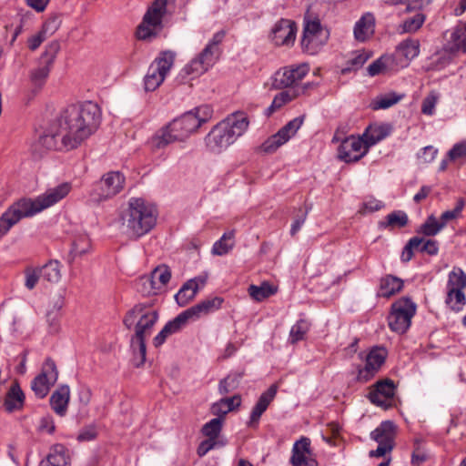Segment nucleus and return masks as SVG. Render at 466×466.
Returning a JSON list of instances; mask_svg holds the SVG:
<instances>
[{"mask_svg":"<svg viewBox=\"0 0 466 466\" xmlns=\"http://www.w3.org/2000/svg\"><path fill=\"white\" fill-rule=\"evenodd\" d=\"M425 21V16L421 13H417L412 17L407 18L402 23V32L411 33L421 27Z\"/></svg>","mask_w":466,"mask_h":466,"instance_id":"nucleus-51","label":"nucleus"},{"mask_svg":"<svg viewBox=\"0 0 466 466\" xmlns=\"http://www.w3.org/2000/svg\"><path fill=\"white\" fill-rule=\"evenodd\" d=\"M61 21L58 16L48 18L43 25L41 32L47 36L53 35L60 26Z\"/></svg>","mask_w":466,"mask_h":466,"instance_id":"nucleus-58","label":"nucleus"},{"mask_svg":"<svg viewBox=\"0 0 466 466\" xmlns=\"http://www.w3.org/2000/svg\"><path fill=\"white\" fill-rule=\"evenodd\" d=\"M385 221L380 222L381 228H403L408 223V216L401 210L393 211L390 213Z\"/></svg>","mask_w":466,"mask_h":466,"instance_id":"nucleus-45","label":"nucleus"},{"mask_svg":"<svg viewBox=\"0 0 466 466\" xmlns=\"http://www.w3.org/2000/svg\"><path fill=\"white\" fill-rule=\"evenodd\" d=\"M309 455L310 441L308 438H301L293 445L290 462L292 466H317V461L309 458Z\"/></svg>","mask_w":466,"mask_h":466,"instance_id":"nucleus-23","label":"nucleus"},{"mask_svg":"<svg viewBox=\"0 0 466 466\" xmlns=\"http://www.w3.org/2000/svg\"><path fill=\"white\" fill-rule=\"evenodd\" d=\"M309 329V323L305 319L298 320L290 329L289 340L292 344L304 339Z\"/></svg>","mask_w":466,"mask_h":466,"instance_id":"nucleus-47","label":"nucleus"},{"mask_svg":"<svg viewBox=\"0 0 466 466\" xmlns=\"http://www.w3.org/2000/svg\"><path fill=\"white\" fill-rule=\"evenodd\" d=\"M157 320V310L145 303L136 304L124 316L123 324L126 329L134 330L130 339L131 361L137 368L141 367L146 361V340L151 335Z\"/></svg>","mask_w":466,"mask_h":466,"instance_id":"nucleus-2","label":"nucleus"},{"mask_svg":"<svg viewBox=\"0 0 466 466\" xmlns=\"http://www.w3.org/2000/svg\"><path fill=\"white\" fill-rule=\"evenodd\" d=\"M64 299L61 297L56 298L52 306L46 312V319L47 324V332L51 335L59 333L61 329L62 308Z\"/></svg>","mask_w":466,"mask_h":466,"instance_id":"nucleus-27","label":"nucleus"},{"mask_svg":"<svg viewBox=\"0 0 466 466\" xmlns=\"http://www.w3.org/2000/svg\"><path fill=\"white\" fill-rule=\"evenodd\" d=\"M58 379V370L55 361L47 358L43 363L41 372L32 380L31 389L39 399H44Z\"/></svg>","mask_w":466,"mask_h":466,"instance_id":"nucleus-15","label":"nucleus"},{"mask_svg":"<svg viewBox=\"0 0 466 466\" xmlns=\"http://www.w3.org/2000/svg\"><path fill=\"white\" fill-rule=\"evenodd\" d=\"M296 24L289 19H280L272 28V40L277 46L293 44L296 37Z\"/></svg>","mask_w":466,"mask_h":466,"instance_id":"nucleus-21","label":"nucleus"},{"mask_svg":"<svg viewBox=\"0 0 466 466\" xmlns=\"http://www.w3.org/2000/svg\"><path fill=\"white\" fill-rule=\"evenodd\" d=\"M39 428L42 431L52 434L56 430L53 418L51 416L43 417L40 420Z\"/></svg>","mask_w":466,"mask_h":466,"instance_id":"nucleus-64","label":"nucleus"},{"mask_svg":"<svg viewBox=\"0 0 466 466\" xmlns=\"http://www.w3.org/2000/svg\"><path fill=\"white\" fill-rule=\"evenodd\" d=\"M321 31V25L319 18L305 19L303 36L301 39V45L303 47L308 48L312 43L314 37L317 36Z\"/></svg>","mask_w":466,"mask_h":466,"instance_id":"nucleus-39","label":"nucleus"},{"mask_svg":"<svg viewBox=\"0 0 466 466\" xmlns=\"http://www.w3.org/2000/svg\"><path fill=\"white\" fill-rule=\"evenodd\" d=\"M226 36V31L215 33L202 51L187 64L179 73L182 81L194 79L212 67L221 54L219 47Z\"/></svg>","mask_w":466,"mask_h":466,"instance_id":"nucleus-7","label":"nucleus"},{"mask_svg":"<svg viewBox=\"0 0 466 466\" xmlns=\"http://www.w3.org/2000/svg\"><path fill=\"white\" fill-rule=\"evenodd\" d=\"M235 246V230L231 229L225 232L222 237L217 240L212 247V254L216 256H224L228 254Z\"/></svg>","mask_w":466,"mask_h":466,"instance_id":"nucleus-37","label":"nucleus"},{"mask_svg":"<svg viewBox=\"0 0 466 466\" xmlns=\"http://www.w3.org/2000/svg\"><path fill=\"white\" fill-rule=\"evenodd\" d=\"M170 278L171 272L168 268L162 266L155 268L150 276H144V281L160 290L170 280Z\"/></svg>","mask_w":466,"mask_h":466,"instance_id":"nucleus-34","label":"nucleus"},{"mask_svg":"<svg viewBox=\"0 0 466 466\" xmlns=\"http://www.w3.org/2000/svg\"><path fill=\"white\" fill-rule=\"evenodd\" d=\"M309 67L307 64L292 65L278 70L272 77V87L283 89L293 86L302 80L309 73Z\"/></svg>","mask_w":466,"mask_h":466,"instance_id":"nucleus-16","label":"nucleus"},{"mask_svg":"<svg viewBox=\"0 0 466 466\" xmlns=\"http://www.w3.org/2000/svg\"><path fill=\"white\" fill-rule=\"evenodd\" d=\"M38 268L44 280L56 283L61 279V264L58 260H50Z\"/></svg>","mask_w":466,"mask_h":466,"instance_id":"nucleus-40","label":"nucleus"},{"mask_svg":"<svg viewBox=\"0 0 466 466\" xmlns=\"http://www.w3.org/2000/svg\"><path fill=\"white\" fill-rule=\"evenodd\" d=\"M404 282L401 279L393 275H386L380 280L378 291L379 297L390 298L403 289Z\"/></svg>","mask_w":466,"mask_h":466,"instance_id":"nucleus-31","label":"nucleus"},{"mask_svg":"<svg viewBox=\"0 0 466 466\" xmlns=\"http://www.w3.org/2000/svg\"><path fill=\"white\" fill-rule=\"evenodd\" d=\"M402 97V95L395 93L379 96L371 101L370 107L373 110L387 109L400 101Z\"/></svg>","mask_w":466,"mask_h":466,"instance_id":"nucleus-42","label":"nucleus"},{"mask_svg":"<svg viewBox=\"0 0 466 466\" xmlns=\"http://www.w3.org/2000/svg\"><path fill=\"white\" fill-rule=\"evenodd\" d=\"M70 400V389L67 385L59 386L51 395L49 403L52 410L60 417L66 414Z\"/></svg>","mask_w":466,"mask_h":466,"instance_id":"nucleus-25","label":"nucleus"},{"mask_svg":"<svg viewBox=\"0 0 466 466\" xmlns=\"http://www.w3.org/2000/svg\"><path fill=\"white\" fill-rule=\"evenodd\" d=\"M25 286L29 290H32L36 286L38 280L40 279H42L38 268H27L25 270Z\"/></svg>","mask_w":466,"mask_h":466,"instance_id":"nucleus-57","label":"nucleus"},{"mask_svg":"<svg viewBox=\"0 0 466 466\" xmlns=\"http://www.w3.org/2000/svg\"><path fill=\"white\" fill-rule=\"evenodd\" d=\"M299 94V92L289 90L279 93L275 96L271 105L266 109V114L268 116L271 115L273 112L293 100Z\"/></svg>","mask_w":466,"mask_h":466,"instance_id":"nucleus-43","label":"nucleus"},{"mask_svg":"<svg viewBox=\"0 0 466 466\" xmlns=\"http://www.w3.org/2000/svg\"><path fill=\"white\" fill-rule=\"evenodd\" d=\"M395 390L394 381L390 379H384L374 384L373 390L370 391L368 398L372 404L388 410L392 407Z\"/></svg>","mask_w":466,"mask_h":466,"instance_id":"nucleus-18","label":"nucleus"},{"mask_svg":"<svg viewBox=\"0 0 466 466\" xmlns=\"http://www.w3.org/2000/svg\"><path fill=\"white\" fill-rule=\"evenodd\" d=\"M193 111V114L198 117V119L200 122V126L207 121H208L212 116V109L209 106H201L197 108H195Z\"/></svg>","mask_w":466,"mask_h":466,"instance_id":"nucleus-59","label":"nucleus"},{"mask_svg":"<svg viewBox=\"0 0 466 466\" xmlns=\"http://www.w3.org/2000/svg\"><path fill=\"white\" fill-rule=\"evenodd\" d=\"M222 429V418L218 416L207 422L202 428V433L210 440H216Z\"/></svg>","mask_w":466,"mask_h":466,"instance_id":"nucleus-49","label":"nucleus"},{"mask_svg":"<svg viewBox=\"0 0 466 466\" xmlns=\"http://www.w3.org/2000/svg\"><path fill=\"white\" fill-rule=\"evenodd\" d=\"M192 282H186L175 295V299L178 305L186 306L190 300H192L198 291L191 287Z\"/></svg>","mask_w":466,"mask_h":466,"instance_id":"nucleus-48","label":"nucleus"},{"mask_svg":"<svg viewBox=\"0 0 466 466\" xmlns=\"http://www.w3.org/2000/svg\"><path fill=\"white\" fill-rule=\"evenodd\" d=\"M384 207L382 201L376 198H370L363 203V208L368 212H375L381 209Z\"/></svg>","mask_w":466,"mask_h":466,"instance_id":"nucleus-63","label":"nucleus"},{"mask_svg":"<svg viewBox=\"0 0 466 466\" xmlns=\"http://www.w3.org/2000/svg\"><path fill=\"white\" fill-rule=\"evenodd\" d=\"M445 49L450 53L466 54V23L459 24L453 28L445 45Z\"/></svg>","mask_w":466,"mask_h":466,"instance_id":"nucleus-26","label":"nucleus"},{"mask_svg":"<svg viewBox=\"0 0 466 466\" xmlns=\"http://www.w3.org/2000/svg\"><path fill=\"white\" fill-rule=\"evenodd\" d=\"M282 145H284V143L276 133L273 136L269 137L264 143H262V145L260 146V149L262 152L266 154H270L275 152Z\"/></svg>","mask_w":466,"mask_h":466,"instance_id":"nucleus-56","label":"nucleus"},{"mask_svg":"<svg viewBox=\"0 0 466 466\" xmlns=\"http://www.w3.org/2000/svg\"><path fill=\"white\" fill-rule=\"evenodd\" d=\"M438 154V149L432 146H427L422 148L421 153L418 154L419 159H420L423 163H431L432 162Z\"/></svg>","mask_w":466,"mask_h":466,"instance_id":"nucleus-62","label":"nucleus"},{"mask_svg":"<svg viewBox=\"0 0 466 466\" xmlns=\"http://www.w3.org/2000/svg\"><path fill=\"white\" fill-rule=\"evenodd\" d=\"M395 430V424L386 420L370 433L371 439L378 443V447L370 451V457H384L393 450Z\"/></svg>","mask_w":466,"mask_h":466,"instance_id":"nucleus-14","label":"nucleus"},{"mask_svg":"<svg viewBox=\"0 0 466 466\" xmlns=\"http://www.w3.org/2000/svg\"><path fill=\"white\" fill-rule=\"evenodd\" d=\"M390 132L391 127L388 124H372L365 129L361 137L370 148L390 136Z\"/></svg>","mask_w":466,"mask_h":466,"instance_id":"nucleus-29","label":"nucleus"},{"mask_svg":"<svg viewBox=\"0 0 466 466\" xmlns=\"http://www.w3.org/2000/svg\"><path fill=\"white\" fill-rule=\"evenodd\" d=\"M68 456L66 449L62 445H56L48 454L46 461H43L40 466H68Z\"/></svg>","mask_w":466,"mask_h":466,"instance_id":"nucleus-38","label":"nucleus"},{"mask_svg":"<svg viewBox=\"0 0 466 466\" xmlns=\"http://www.w3.org/2000/svg\"><path fill=\"white\" fill-rule=\"evenodd\" d=\"M418 249H420V252L427 253L428 255L435 256L439 252V243L434 239H423V242Z\"/></svg>","mask_w":466,"mask_h":466,"instance_id":"nucleus-60","label":"nucleus"},{"mask_svg":"<svg viewBox=\"0 0 466 466\" xmlns=\"http://www.w3.org/2000/svg\"><path fill=\"white\" fill-rule=\"evenodd\" d=\"M126 177L119 171H109L103 175L90 193L94 201L102 202L119 194L125 187Z\"/></svg>","mask_w":466,"mask_h":466,"instance_id":"nucleus-12","label":"nucleus"},{"mask_svg":"<svg viewBox=\"0 0 466 466\" xmlns=\"http://www.w3.org/2000/svg\"><path fill=\"white\" fill-rule=\"evenodd\" d=\"M167 0H155L147 8L142 22L137 26V36L140 40H150L163 29V18L167 14Z\"/></svg>","mask_w":466,"mask_h":466,"instance_id":"nucleus-8","label":"nucleus"},{"mask_svg":"<svg viewBox=\"0 0 466 466\" xmlns=\"http://www.w3.org/2000/svg\"><path fill=\"white\" fill-rule=\"evenodd\" d=\"M25 394L17 383L13 384L6 393L4 406L8 412L23 408Z\"/></svg>","mask_w":466,"mask_h":466,"instance_id":"nucleus-32","label":"nucleus"},{"mask_svg":"<svg viewBox=\"0 0 466 466\" xmlns=\"http://www.w3.org/2000/svg\"><path fill=\"white\" fill-rule=\"evenodd\" d=\"M249 121L243 113L233 114L218 123L205 137L207 148L220 153L232 145L248 129Z\"/></svg>","mask_w":466,"mask_h":466,"instance_id":"nucleus-5","label":"nucleus"},{"mask_svg":"<svg viewBox=\"0 0 466 466\" xmlns=\"http://www.w3.org/2000/svg\"><path fill=\"white\" fill-rule=\"evenodd\" d=\"M303 124V117L299 116L288 122L284 127H282L278 132V137L282 140L285 144L288 142L297 131L300 128Z\"/></svg>","mask_w":466,"mask_h":466,"instance_id":"nucleus-44","label":"nucleus"},{"mask_svg":"<svg viewBox=\"0 0 466 466\" xmlns=\"http://www.w3.org/2000/svg\"><path fill=\"white\" fill-rule=\"evenodd\" d=\"M466 288V273L459 267H454L448 275L445 302L455 312L462 310L466 304L463 289Z\"/></svg>","mask_w":466,"mask_h":466,"instance_id":"nucleus-11","label":"nucleus"},{"mask_svg":"<svg viewBox=\"0 0 466 466\" xmlns=\"http://www.w3.org/2000/svg\"><path fill=\"white\" fill-rule=\"evenodd\" d=\"M375 17L371 13L364 14L354 25V37L360 42L369 39L374 33Z\"/></svg>","mask_w":466,"mask_h":466,"instance_id":"nucleus-30","label":"nucleus"},{"mask_svg":"<svg viewBox=\"0 0 466 466\" xmlns=\"http://www.w3.org/2000/svg\"><path fill=\"white\" fill-rule=\"evenodd\" d=\"M91 249L90 239L86 235L77 236L73 243L68 254V262L72 263L76 258H80Z\"/></svg>","mask_w":466,"mask_h":466,"instance_id":"nucleus-36","label":"nucleus"},{"mask_svg":"<svg viewBox=\"0 0 466 466\" xmlns=\"http://www.w3.org/2000/svg\"><path fill=\"white\" fill-rule=\"evenodd\" d=\"M199 127L198 117L193 111H188L159 129L148 143L153 150H159L176 141H183Z\"/></svg>","mask_w":466,"mask_h":466,"instance_id":"nucleus-6","label":"nucleus"},{"mask_svg":"<svg viewBox=\"0 0 466 466\" xmlns=\"http://www.w3.org/2000/svg\"><path fill=\"white\" fill-rule=\"evenodd\" d=\"M187 322L183 312L178 314L172 320H169L153 339L154 346L158 348L163 345L169 336L179 332Z\"/></svg>","mask_w":466,"mask_h":466,"instance_id":"nucleus-24","label":"nucleus"},{"mask_svg":"<svg viewBox=\"0 0 466 466\" xmlns=\"http://www.w3.org/2000/svg\"><path fill=\"white\" fill-rule=\"evenodd\" d=\"M240 404L241 398L239 395H234L230 398H223L212 405L211 412L214 415L222 417L239 407Z\"/></svg>","mask_w":466,"mask_h":466,"instance_id":"nucleus-35","label":"nucleus"},{"mask_svg":"<svg viewBox=\"0 0 466 466\" xmlns=\"http://www.w3.org/2000/svg\"><path fill=\"white\" fill-rule=\"evenodd\" d=\"M70 190L71 185L66 182L47 189L35 200L21 199L15 203L0 218V237L5 236L21 218L34 216L54 206L66 198Z\"/></svg>","mask_w":466,"mask_h":466,"instance_id":"nucleus-3","label":"nucleus"},{"mask_svg":"<svg viewBox=\"0 0 466 466\" xmlns=\"http://www.w3.org/2000/svg\"><path fill=\"white\" fill-rule=\"evenodd\" d=\"M157 215V209L153 204L142 198H131L127 208L121 211L120 219L126 233L137 239L153 229Z\"/></svg>","mask_w":466,"mask_h":466,"instance_id":"nucleus-4","label":"nucleus"},{"mask_svg":"<svg viewBox=\"0 0 466 466\" xmlns=\"http://www.w3.org/2000/svg\"><path fill=\"white\" fill-rule=\"evenodd\" d=\"M447 154L450 161L466 157V140L454 144Z\"/></svg>","mask_w":466,"mask_h":466,"instance_id":"nucleus-55","label":"nucleus"},{"mask_svg":"<svg viewBox=\"0 0 466 466\" xmlns=\"http://www.w3.org/2000/svg\"><path fill=\"white\" fill-rule=\"evenodd\" d=\"M422 242H423L422 238H419V237L411 238L408 241V243L405 245V247L402 250V253L400 256L401 261L404 263L409 262L413 257V249H418Z\"/></svg>","mask_w":466,"mask_h":466,"instance_id":"nucleus-52","label":"nucleus"},{"mask_svg":"<svg viewBox=\"0 0 466 466\" xmlns=\"http://www.w3.org/2000/svg\"><path fill=\"white\" fill-rule=\"evenodd\" d=\"M240 375L230 374L221 380L218 384V392L222 395L236 390L239 384Z\"/></svg>","mask_w":466,"mask_h":466,"instance_id":"nucleus-50","label":"nucleus"},{"mask_svg":"<svg viewBox=\"0 0 466 466\" xmlns=\"http://www.w3.org/2000/svg\"><path fill=\"white\" fill-rule=\"evenodd\" d=\"M369 151L361 137L350 136L342 140L338 148V157L345 163L361 159Z\"/></svg>","mask_w":466,"mask_h":466,"instance_id":"nucleus-17","label":"nucleus"},{"mask_svg":"<svg viewBox=\"0 0 466 466\" xmlns=\"http://www.w3.org/2000/svg\"><path fill=\"white\" fill-rule=\"evenodd\" d=\"M101 111L96 103L86 101L66 107L58 117L60 140L66 150L75 149L96 132Z\"/></svg>","mask_w":466,"mask_h":466,"instance_id":"nucleus-1","label":"nucleus"},{"mask_svg":"<svg viewBox=\"0 0 466 466\" xmlns=\"http://www.w3.org/2000/svg\"><path fill=\"white\" fill-rule=\"evenodd\" d=\"M61 130L56 134L44 133L39 136L37 140L33 144V150L38 154H43L46 150H62L66 148L62 146L60 140Z\"/></svg>","mask_w":466,"mask_h":466,"instance_id":"nucleus-28","label":"nucleus"},{"mask_svg":"<svg viewBox=\"0 0 466 466\" xmlns=\"http://www.w3.org/2000/svg\"><path fill=\"white\" fill-rule=\"evenodd\" d=\"M175 61V54L165 51L152 62L144 77V87L147 92L155 91L165 80Z\"/></svg>","mask_w":466,"mask_h":466,"instance_id":"nucleus-10","label":"nucleus"},{"mask_svg":"<svg viewBox=\"0 0 466 466\" xmlns=\"http://www.w3.org/2000/svg\"><path fill=\"white\" fill-rule=\"evenodd\" d=\"M386 357L387 351L385 349L375 348L371 350L366 357L365 367L358 370L357 380L367 382L372 379L385 362Z\"/></svg>","mask_w":466,"mask_h":466,"instance_id":"nucleus-19","label":"nucleus"},{"mask_svg":"<svg viewBox=\"0 0 466 466\" xmlns=\"http://www.w3.org/2000/svg\"><path fill=\"white\" fill-rule=\"evenodd\" d=\"M222 303L223 299L220 297L206 299L182 312L187 318V321H196L200 318L219 309Z\"/></svg>","mask_w":466,"mask_h":466,"instance_id":"nucleus-20","label":"nucleus"},{"mask_svg":"<svg viewBox=\"0 0 466 466\" xmlns=\"http://www.w3.org/2000/svg\"><path fill=\"white\" fill-rule=\"evenodd\" d=\"M277 391L278 386L276 384H272L266 391L260 395L251 410L249 420L248 422V427H258L260 417L267 410L270 402L275 399Z\"/></svg>","mask_w":466,"mask_h":466,"instance_id":"nucleus-22","label":"nucleus"},{"mask_svg":"<svg viewBox=\"0 0 466 466\" xmlns=\"http://www.w3.org/2000/svg\"><path fill=\"white\" fill-rule=\"evenodd\" d=\"M464 207V200L462 198L458 199L455 208L452 210H447L441 216V224H443V228L447 225L450 220L456 219L461 213Z\"/></svg>","mask_w":466,"mask_h":466,"instance_id":"nucleus-53","label":"nucleus"},{"mask_svg":"<svg viewBox=\"0 0 466 466\" xmlns=\"http://www.w3.org/2000/svg\"><path fill=\"white\" fill-rule=\"evenodd\" d=\"M368 60L365 54H357L348 61V66L343 71L357 70L360 68Z\"/></svg>","mask_w":466,"mask_h":466,"instance_id":"nucleus-61","label":"nucleus"},{"mask_svg":"<svg viewBox=\"0 0 466 466\" xmlns=\"http://www.w3.org/2000/svg\"><path fill=\"white\" fill-rule=\"evenodd\" d=\"M438 98V95L435 92H431L422 101L421 112L424 115L432 116L435 111Z\"/></svg>","mask_w":466,"mask_h":466,"instance_id":"nucleus-54","label":"nucleus"},{"mask_svg":"<svg viewBox=\"0 0 466 466\" xmlns=\"http://www.w3.org/2000/svg\"><path fill=\"white\" fill-rule=\"evenodd\" d=\"M420 54V42L418 39L408 38L400 42L396 50L397 57H403L406 65Z\"/></svg>","mask_w":466,"mask_h":466,"instance_id":"nucleus-33","label":"nucleus"},{"mask_svg":"<svg viewBox=\"0 0 466 466\" xmlns=\"http://www.w3.org/2000/svg\"><path fill=\"white\" fill-rule=\"evenodd\" d=\"M60 50L57 41L49 43L38 61V66L31 70L30 79L35 86H43L47 79L56 57Z\"/></svg>","mask_w":466,"mask_h":466,"instance_id":"nucleus-13","label":"nucleus"},{"mask_svg":"<svg viewBox=\"0 0 466 466\" xmlns=\"http://www.w3.org/2000/svg\"><path fill=\"white\" fill-rule=\"evenodd\" d=\"M442 228H444L443 224H441L433 215H431L427 218L425 222L420 225L418 232L427 237H433Z\"/></svg>","mask_w":466,"mask_h":466,"instance_id":"nucleus-46","label":"nucleus"},{"mask_svg":"<svg viewBox=\"0 0 466 466\" xmlns=\"http://www.w3.org/2000/svg\"><path fill=\"white\" fill-rule=\"evenodd\" d=\"M249 296L256 301H262L265 299L274 295L277 289L268 282H263L260 286L250 285L248 287Z\"/></svg>","mask_w":466,"mask_h":466,"instance_id":"nucleus-41","label":"nucleus"},{"mask_svg":"<svg viewBox=\"0 0 466 466\" xmlns=\"http://www.w3.org/2000/svg\"><path fill=\"white\" fill-rule=\"evenodd\" d=\"M416 309V304L409 298H401L396 300L391 305L388 316L390 329L399 334L405 333L410 327Z\"/></svg>","mask_w":466,"mask_h":466,"instance_id":"nucleus-9","label":"nucleus"}]
</instances>
